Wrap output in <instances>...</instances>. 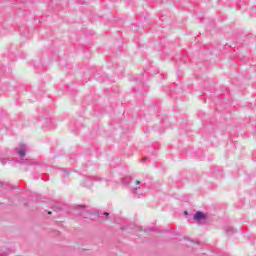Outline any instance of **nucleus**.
<instances>
[{
    "label": "nucleus",
    "instance_id": "39448f33",
    "mask_svg": "<svg viewBox=\"0 0 256 256\" xmlns=\"http://www.w3.org/2000/svg\"><path fill=\"white\" fill-rule=\"evenodd\" d=\"M139 183H140V182L138 181V182H137V185H139Z\"/></svg>",
    "mask_w": 256,
    "mask_h": 256
},
{
    "label": "nucleus",
    "instance_id": "f257e3e1",
    "mask_svg": "<svg viewBox=\"0 0 256 256\" xmlns=\"http://www.w3.org/2000/svg\"><path fill=\"white\" fill-rule=\"evenodd\" d=\"M195 221H198V223H201V221H205L207 219V216L203 214V212H196L194 214Z\"/></svg>",
    "mask_w": 256,
    "mask_h": 256
},
{
    "label": "nucleus",
    "instance_id": "20e7f679",
    "mask_svg": "<svg viewBox=\"0 0 256 256\" xmlns=\"http://www.w3.org/2000/svg\"><path fill=\"white\" fill-rule=\"evenodd\" d=\"M48 215H51V212H48Z\"/></svg>",
    "mask_w": 256,
    "mask_h": 256
},
{
    "label": "nucleus",
    "instance_id": "f03ea898",
    "mask_svg": "<svg viewBox=\"0 0 256 256\" xmlns=\"http://www.w3.org/2000/svg\"><path fill=\"white\" fill-rule=\"evenodd\" d=\"M18 155H20L21 159L25 157V147H21L18 151Z\"/></svg>",
    "mask_w": 256,
    "mask_h": 256
},
{
    "label": "nucleus",
    "instance_id": "7ed1b4c3",
    "mask_svg": "<svg viewBox=\"0 0 256 256\" xmlns=\"http://www.w3.org/2000/svg\"><path fill=\"white\" fill-rule=\"evenodd\" d=\"M104 215H109V213H104Z\"/></svg>",
    "mask_w": 256,
    "mask_h": 256
}]
</instances>
